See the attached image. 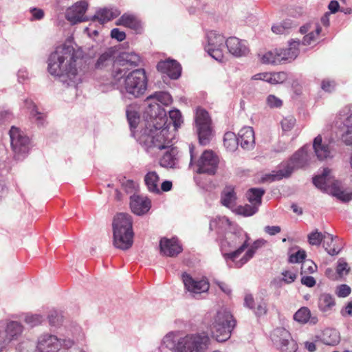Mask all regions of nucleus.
<instances>
[{
    "label": "nucleus",
    "instance_id": "1",
    "mask_svg": "<svg viewBox=\"0 0 352 352\" xmlns=\"http://www.w3.org/2000/svg\"><path fill=\"white\" fill-rule=\"evenodd\" d=\"M89 60L82 48L69 38L50 54L48 72L53 76L67 78L69 85L76 84L88 71Z\"/></svg>",
    "mask_w": 352,
    "mask_h": 352
},
{
    "label": "nucleus",
    "instance_id": "2",
    "mask_svg": "<svg viewBox=\"0 0 352 352\" xmlns=\"http://www.w3.org/2000/svg\"><path fill=\"white\" fill-rule=\"evenodd\" d=\"M147 107L144 114L147 120L146 127L141 131L140 144L151 154L162 150L171 144L173 134L169 131L166 124V113L156 101L145 100Z\"/></svg>",
    "mask_w": 352,
    "mask_h": 352
},
{
    "label": "nucleus",
    "instance_id": "3",
    "mask_svg": "<svg viewBox=\"0 0 352 352\" xmlns=\"http://www.w3.org/2000/svg\"><path fill=\"white\" fill-rule=\"evenodd\" d=\"M213 223L226 230L224 235L219 238L220 250L229 268H238L239 256L248 248L249 235L240 228H234L226 217H219L210 223Z\"/></svg>",
    "mask_w": 352,
    "mask_h": 352
},
{
    "label": "nucleus",
    "instance_id": "4",
    "mask_svg": "<svg viewBox=\"0 0 352 352\" xmlns=\"http://www.w3.org/2000/svg\"><path fill=\"white\" fill-rule=\"evenodd\" d=\"M113 243L118 249L126 250L133 245V221L129 214L120 212L113 219Z\"/></svg>",
    "mask_w": 352,
    "mask_h": 352
},
{
    "label": "nucleus",
    "instance_id": "5",
    "mask_svg": "<svg viewBox=\"0 0 352 352\" xmlns=\"http://www.w3.org/2000/svg\"><path fill=\"white\" fill-rule=\"evenodd\" d=\"M309 161L308 147L305 146L297 151L286 162L280 164L277 170L263 177L264 182L279 181L284 177H288L294 170L303 168Z\"/></svg>",
    "mask_w": 352,
    "mask_h": 352
},
{
    "label": "nucleus",
    "instance_id": "6",
    "mask_svg": "<svg viewBox=\"0 0 352 352\" xmlns=\"http://www.w3.org/2000/svg\"><path fill=\"white\" fill-rule=\"evenodd\" d=\"M111 83L116 86L122 94L138 98L146 90L147 77L144 69H137L126 74L119 83H116L111 78Z\"/></svg>",
    "mask_w": 352,
    "mask_h": 352
},
{
    "label": "nucleus",
    "instance_id": "7",
    "mask_svg": "<svg viewBox=\"0 0 352 352\" xmlns=\"http://www.w3.org/2000/svg\"><path fill=\"white\" fill-rule=\"evenodd\" d=\"M236 323V320L228 308H219L212 320L211 329L213 337L219 342L228 340L231 336Z\"/></svg>",
    "mask_w": 352,
    "mask_h": 352
},
{
    "label": "nucleus",
    "instance_id": "8",
    "mask_svg": "<svg viewBox=\"0 0 352 352\" xmlns=\"http://www.w3.org/2000/svg\"><path fill=\"white\" fill-rule=\"evenodd\" d=\"M331 170L324 168L321 175L313 178V183L320 190L331 195L338 199L346 202L352 200V192H346L341 190L340 182L331 175Z\"/></svg>",
    "mask_w": 352,
    "mask_h": 352
},
{
    "label": "nucleus",
    "instance_id": "9",
    "mask_svg": "<svg viewBox=\"0 0 352 352\" xmlns=\"http://www.w3.org/2000/svg\"><path fill=\"white\" fill-rule=\"evenodd\" d=\"M190 156V166H194L197 173L214 175L218 168L219 160L218 156L211 150H206L199 157L197 158L195 146H189Z\"/></svg>",
    "mask_w": 352,
    "mask_h": 352
},
{
    "label": "nucleus",
    "instance_id": "10",
    "mask_svg": "<svg viewBox=\"0 0 352 352\" xmlns=\"http://www.w3.org/2000/svg\"><path fill=\"white\" fill-rule=\"evenodd\" d=\"M210 338L205 333H190L179 338L177 352H206Z\"/></svg>",
    "mask_w": 352,
    "mask_h": 352
},
{
    "label": "nucleus",
    "instance_id": "11",
    "mask_svg": "<svg viewBox=\"0 0 352 352\" xmlns=\"http://www.w3.org/2000/svg\"><path fill=\"white\" fill-rule=\"evenodd\" d=\"M140 61V56L134 52H124L121 54L119 58L113 65L111 76L114 82L116 83L120 82V80L126 76L129 70L128 66L137 67Z\"/></svg>",
    "mask_w": 352,
    "mask_h": 352
},
{
    "label": "nucleus",
    "instance_id": "12",
    "mask_svg": "<svg viewBox=\"0 0 352 352\" xmlns=\"http://www.w3.org/2000/svg\"><path fill=\"white\" fill-rule=\"evenodd\" d=\"M195 121L200 144L207 145L212 137V120L208 111L204 109L198 108L196 110Z\"/></svg>",
    "mask_w": 352,
    "mask_h": 352
},
{
    "label": "nucleus",
    "instance_id": "13",
    "mask_svg": "<svg viewBox=\"0 0 352 352\" xmlns=\"http://www.w3.org/2000/svg\"><path fill=\"white\" fill-rule=\"evenodd\" d=\"M207 43L205 50L214 60L222 62L223 59V48L225 38L215 31H210L206 34Z\"/></svg>",
    "mask_w": 352,
    "mask_h": 352
},
{
    "label": "nucleus",
    "instance_id": "14",
    "mask_svg": "<svg viewBox=\"0 0 352 352\" xmlns=\"http://www.w3.org/2000/svg\"><path fill=\"white\" fill-rule=\"evenodd\" d=\"M272 340L281 352H296L298 349L296 342L285 328L280 327L274 329L272 334Z\"/></svg>",
    "mask_w": 352,
    "mask_h": 352
},
{
    "label": "nucleus",
    "instance_id": "15",
    "mask_svg": "<svg viewBox=\"0 0 352 352\" xmlns=\"http://www.w3.org/2000/svg\"><path fill=\"white\" fill-rule=\"evenodd\" d=\"M11 146L16 155L26 154L30 149V139L20 129L12 126L10 132Z\"/></svg>",
    "mask_w": 352,
    "mask_h": 352
},
{
    "label": "nucleus",
    "instance_id": "16",
    "mask_svg": "<svg viewBox=\"0 0 352 352\" xmlns=\"http://www.w3.org/2000/svg\"><path fill=\"white\" fill-rule=\"evenodd\" d=\"M182 279L185 289L193 296L196 297L201 293L206 292L209 289V283L205 279L193 278L189 274L184 272Z\"/></svg>",
    "mask_w": 352,
    "mask_h": 352
},
{
    "label": "nucleus",
    "instance_id": "17",
    "mask_svg": "<svg viewBox=\"0 0 352 352\" xmlns=\"http://www.w3.org/2000/svg\"><path fill=\"white\" fill-rule=\"evenodd\" d=\"M89 4L87 1L82 0L69 7L65 12V18L72 23L76 24L87 21L85 12Z\"/></svg>",
    "mask_w": 352,
    "mask_h": 352
},
{
    "label": "nucleus",
    "instance_id": "18",
    "mask_svg": "<svg viewBox=\"0 0 352 352\" xmlns=\"http://www.w3.org/2000/svg\"><path fill=\"white\" fill-rule=\"evenodd\" d=\"M85 336L82 328L77 324H72L67 330L66 337L63 339L65 349H71L85 340Z\"/></svg>",
    "mask_w": 352,
    "mask_h": 352
},
{
    "label": "nucleus",
    "instance_id": "19",
    "mask_svg": "<svg viewBox=\"0 0 352 352\" xmlns=\"http://www.w3.org/2000/svg\"><path fill=\"white\" fill-rule=\"evenodd\" d=\"M160 248L161 254L170 257H175L182 251V245L176 237L161 239Z\"/></svg>",
    "mask_w": 352,
    "mask_h": 352
},
{
    "label": "nucleus",
    "instance_id": "20",
    "mask_svg": "<svg viewBox=\"0 0 352 352\" xmlns=\"http://www.w3.org/2000/svg\"><path fill=\"white\" fill-rule=\"evenodd\" d=\"M130 207L134 214L143 215L151 209V201L147 197L133 195L130 197Z\"/></svg>",
    "mask_w": 352,
    "mask_h": 352
},
{
    "label": "nucleus",
    "instance_id": "21",
    "mask_svg": "<svg viewBox=\"0 0 352 352\" xmlns=\"http://www.w3.org/2000/svg\"><path fill=\"white\" fill-rule=\"evenodd\" d=\"M157 69L162 73L167 74L171 79H177L182 73V67L175 60L160 61L157 65Z\"/></svg>",
    "mask_w": 352,
    "mask_h": 352
},
{
    "label": "nucleus",
    "instance_id": "22",
    "mask_svg": "<svg viewBox=\"0 0 352 352\" xmlns=\"http://www.w3.org/2000/svg\"><path fill=\"white\" fill-rule=\"evenodd\" d=\"M226 45L229 52L236 57L244 56L248 53L246 42L236 37L233 36L228 38Z\"/></svg>",
    "mask_w": 352,
    "mask_h": 352
},
{
    "label": "nucleus",
    "instance_id": "23",
    "mask_svg": "<svg viewBox=\"0 0 352 352\" xmlns=\"http://www.w3.org/2000/svg\"><path fill=\"white\" fill-rule=\"evenodd\" d=\"M173 139L174 137L171 140V144L170 146L166 147V148H168V150L164 153L160 160V164L162 167L173 168L177 167L178 164V150L176 147L172 146ZM163 149H165V148Z\"/></svg>",
    "mask_w": 352,
    "mask_h": 352
},
{
    "label": "nucleus",
    "instance_id": "24",
    "mask_svg": "<svg viewBox=\"0 0 352 352\" xmlns=\"http://www.w3.org/2000/svg\"><path fill=\"white\" fill-rule=\"evenodd\" d=\"M313 148L316 155L320 160L331 158L333 156V149L329 144L322 142L320 135H318L315 138L313 143Z\"/></svg>",
    "mask_w": 352,
    "mask_h": 352
},
{
    "label": "nucleus",
    "instance_id": "25",
    "mask_svg": "<svg viewBox=\"0 0 352 352\" xmlns=\"http://www.w3.org/2000/svg\"><path fill=\"white\" fill-rule=\"evenodd\" d=\"M238 140L244 149H251L255 144L254 132L251 126L243 127L238 133Z\"/></svg>",
    "mask_w": 352,
    "mask_h": 352
},
{
    "label": "nucleus",
    "instance_id": "26",
    "mask_svg": "<svg viewBox=\"0 0 352 352\" xmlns=\"http://www.w3.org/2000/svg\"><path fill=\"white\" fill-rule=\"evenodd\" d=\"M336 299L329 293H322L318 298V307L326 316L330 315L335 309Z\"/></svg>",
    "mask_w": 352,
    "mask_h": 352
},
{
    "label": "nucleus",
    "instance_id": "27",
    "mask_svg": "<svg viewBox=\"0 0 352 352\" xmlns=\"http://www.w3.org/2000/svg\"><path fill=\"white\" fill-rule=\"evenodd\" d=\"M120 14V10L116 8H100L96 11L91 20L98 21L100 23H104L118 17Z\"/></svg>",
    "mask_w": 352,
    "mask_h": 352
},
{
    "label": "nucleus",
    "instance_id": "28",
    "mask_svg": "<svg viewBox=\"0 0 352 352\" xmlns=\"http://www.w3.org/2000/svg\"><path fill=\"white\" fill-rule=\"evenodd\" d=\"M300 40H292L289 43V47L287 49H279L282 63H289L294 60L299 54L298 46L300 45Z\"/></svg>",
    "mask_w": 352,
    "mask_h": 352
},
{
    "label": "nucleus",
    "instance_id": "29",
    "mask_svg": "<svg viewBox=\"0 0 352 352\" xmlns=\"http://www.w3.org/2000/svg\"><path fill=\"white\" fill-rule=\"evenodd\" d=\"M300 40H292L289 43V47L287 49H279L282 63H289L294 60L299 54L298 46L300 45Z\"/></svg>",
    "mask_w": 352,
    "mask_h": 352
},
{
    "label": "nucleus",
    "instance_id": "30",
    "mask_svg": "<svg viewBox=\"0 0 352 352\" xmlns=\"http://www.w3.org/2000/svg\"><path fill=\"white\" fill-rule=\"evenodd\" d=\"M236 199L234 188L231 186H226L221 194V204L234 211L236 207Z\"/></svg>",
    "mask_w": 352,
    "mask_h": 352
},
{
    "label": "nucleus",
    "instance_id": "31",
    "mask_svg": "<svg viewBox=\"0 0 352 352\" xmlns=\"http://www.w3.org/2000/svg\"><path fill=\"white\" fill-rule=\"evenodd\" d=\"M266 243V241L263 239L256 240L248 249L245 254L239 260L236 264L238 268L242 267L254 256L256 251L263 247Z\"/></svg>",
    "mask_w": 352,
    "mask_h": 352
},
{
    "label": "nucleus",
    "instance_id": "32",
    "mask_svg": "<svg viewBox=\"0 0 352 352\" xmlns=\"http://www.w3.org/2000/svg\"><path fill=\"white\" fill-rule=\"evenodd\" d=\"M23 331V326L16 321H10L8 323L6 329V336L3 340L8 344L12 340L17 339Z\"/></svg>",
    "mask_w": 352,
    "mask_h": 352
},
{
    "label": "nucleus",
    "instance_id": "33",
    "mask_svg": "<svg viewBox=\"0 0 352 352\" xmlns=\"http://www.w3.org/2000/svg\"><path fill=\"white\" fill-rule=\"evenodd\" d=\"M116 25L124 26L135 31L141 28L138 19L132 14L124 13L116 22Z\"/></svg>",
    "mask_w": 352,
    "mask_h": 352
},
{
    "label": "nucleus",
    "instance_id": "34",
    "mask_svg": "<svg viewBox=\"0 0 352 352\" xmlns=\"http://www.w3.org/2000/svg\"><path fill=\"white\" fill-rule=\"evenodd\" d=\"M114 51L112 50H108L102 53L97 59L94 64V69L97 70L104 69L107 67L111 66L113 61Z\"/></svg>",
    "mask_w": 352,
    "mask_h": 352
},
{
    "label": "nucleus",
    "instance_id": "35",
    "mask_svg": "<svg viewBox=\"0 0 352 352\" xmlns=\"http://www.w3.org/2000/svg\"><path fill=\"white\" fill-rule=\"evenodd\" d=\"M320 340L326 345H336L340 340V333L335 329H325L322 331Z\"/></svg>",
    "mask_w": 352,
    "mask_h": 352
},
{
    "label": "nucleus",
    "instance_id": "36",
    "mask_svg": "<svg viewBox=\"0 0 352 352\" xmlns=\"http://www.w3.org/2000/svg\"><path fill=\"white\" fill-rule=\"evenodd\" d=\"M126 115L133 135H135L134 129L140 122V114L135 105H129L126 109Z\"/></svg>",
    "mask_w": 352,
    "mask_h": 352
},
{
    "label": "nucleus",
    "instance_id": "37",
    "mask_svg": "<svg viewBox=\"0 0 352 352\" xmlns=\"http://www.w3.org/2000/svg\"><path fill=\"white\" fill-rule=\"evenodd\" d=\"M63 345V340L58 339L57 336L50 335L45 338V352H65Z\"/></svg>",
    "mask_w": 352,
    "mask_h": 352
},
{
    "label": "nucleus",
    "instance_id": "38",
    "mask_svg": "<svg viewBox=\"0 0 352 352\" xmlns=\"http://www.w3.org/2000/svg\"><path fill=\"white\" fill-rule=\"evenodd\" d=\"M337 237L334 238L332 234L324 232L322 239V245L327 252L331 256L337 255L341 250V248L336 246L335 240Z\"/></svg>",
    "mask_w": 352,
    "mask_h": 352
},
{
    "label": "nucleus",
    "instance_id": "39",
    "mask_svg": "<svg viewBox=\"0 0 352 352\" xmlns=\"http://www.w3.org/2000/svg\"><path fill=\"white\" fill-rule=\"evenodd\" d=\"M160 177L155 171H150L144 176V182L148 191L154 193L160 192L158 186Z\"/></svg>",
    "mask_w": 352,
    "mask_h": 352
},
{
    "label": "nucleus",
    "instance_id": "40",
    "mask_svg": "<svg viewBox=\"0 0 352 352\" xmlns=\"http://www.w3.org/2000/svg\"><path fill=\"white\" fill-rule=\"evenodd\" d=\"M178 331H170L162 339V344L174 352H177Z\"/></svg>",
    "mask_w": 352,
    "mask_h": 352
},
{
    "label": "nucleus",
    "instance_id": "41",
    "mask_svg": "<svg viewBox=\"0 0 352 352\" xmlns=\"http://www.w3.org/2000/svg\"><path fill=\"white\" fill-rule=\"evenodd\" d=\"M261 61L265 64L279 65L283 64L279 50L269 51L261 57Z\"/></svg>",
    "mask_w": 352,
    "mask_h": 352
},
{
    "label": "nucleus",
    "instance_id": "42",
    "mask_svg": "<svg viewBox=\"0 0 352 352\" xmlns=\"http://www.w3.org/2000/svg\"><path fill=\"white\" fill-rule=\"evenodd\" d=\"M265 193L263 188H250L246 193V197L249 202L258 207L261 204L262 197Z\"/></svg>",
    "mask_w": 352,
    "mask_h": 352
},
{
    "label": "nucleus",
    "instance_id": "43",
    "mask_svg": "<svg viewBox=\"0 0 352 352\" xmlns=\"http://www.w3.org/2000/svg\"><path fill=\"white\" fill-rule=\"evenodd\" d=\"M346 131L342 135V140L346 145L352 146V113L343 121Z\"/></svg>",
    "mask_w": 352,
    "mask_h": 352
},
{
    "label": "nucleus",
    "instance_id": "44",
    "mask_svg": "<svg viewBox=\"0 0 352 352\" xmlns=\"http://www.w3.org/2000/svg\"><path fill=\"white\" fill-rule=\"evenodd\" d=\"M27 108L30 109V118L32 122H34L38 125H43V117L41 112L38 111L37 107L35 104L31 100H25Z\"/></svg>",
    "mask_w": 352,
    "mask_h": 352
},
{
    "label": "nucleus",
    "instance_id": "45",
    "mask_svg": "<svg viewBox=\"0 0 352 352\" xmlns=\"http://www.w3.org/2000/svg\"><path fill=\"white\" fill-rule=\"evenodd\" d=\"M47 320L52 327L57 328L60 327L63 322L62 312L56 309L49 311Z\"/></svg>",
    "mask_w": 352,
    "mask_h": 352
},
{
    "label": "nucleus",
    "instance_id": "46",
    "mask_svg": "<svg viewBox=\"0 0 352 352\" xmlns=\"http://www.w3.org/2000/svg\"><path fill=\"white\" fill-rule=\"evenodd\" d=\"M223 144L230 151H234L239 144L238 137L233 132H226L223 137Z\"/></svg>",
    "mask_w": 352,
    "mask_h": 352
},
{
    "label": "nucleus",
    "instance_id": "47",
    "mask_svg": "<svg viewBox=\"0 0 352 352\" xmlns=\"http://www.w3.org/2000/svg\"><path fill=\"white\" fill-rule=\"evenodd\" d=\"M150 100L156 101L157 103L159 102L162 104L167 106L171 103L172 98L168 93L164 91H160L155 92L153 94H151L149 96H148L147 101L148 102Z\"/></svg>",
    "mask_w": 352,
    "mask_h": 352
},
{
    "label": "nucleus",
    "instance_id": "48",
    "mask_svg": "<svg viewBox=\"0 0 352 352\" xmlns=\"http://www.w3.org/2000/svg\"><path fill=\"white\" fill-rule=\"evenodd\" d=\"M258 210V207H257V206L251 204L236 206L234 212L244 217H250L256 213Z\"/></svg>",
    "mask_w": 352,
    "mask_h": 352
},
{
    "label": "nucleus",
    "instance_id": "49",
    "mask_svg": "<svg viewBox=\"0 0 352 352\" xmlns=\"http://www.w3.org/2000/svg\"><path fill=\"white\" fill-rule=\"evenodd\" d=\"M311 317V311L307 307H302L294 315V319L300 323H307Z\"/></svg>",
    "mask_w": 352,
    "mask_h": 352
},
{
    "label": "nucleus",
    "instance_id": "50",
    "mask_svg": "<svg viewBox=\"0 0 352 352\" xmlns=\"http://www.w3.org/2000/svg\"><path fill=\"white\" fill-rule=\"evenodd\" d=\"M321 32V28L319 25L316 24L315 30L306 34L302 40V44L304 45H309L315 41Z\"/></svg>",
    "mask_w": 352,
    "mask_h": 352
},
{
    "label": "nucleus",
    "instance_id": "51",
    "mask_svg": "<svg viewBox=\"0 0 352 352\" xmlns=\"http://www.w3.org/2000/svg\"><path fill=\"white\" fill-rule=\"evenodd\" d=\"M268 75L267 82L272 85L283 83L287 78V74L284 72L268 73Z\"/></svg>",
    "mask_w": 352,
    "mask_h": 352
},
{
    "label": "nucleus",
    "instance_id": "52",
    "mask_svg": "<svg viewBox=\"0 0 352 352\" xmlns=\"http://www.w3.org/2000/svg\"><path fill=\"white\" fill-rule=\"evenodd\" d=\"M324 234L317 230L308 234V241L311 245H320L322 241Z\"/></svg>",
    "mask_w": 352,
    "mask_h": 352
},
{
    "label": "nucleus",
    "instance_id": "53",
    "mask_svg": "<svg viewBox=\"0 0 352 352\" xmlns=\"http://www.w3.org/2000/svg\"><path fill=\"white\" fill-rule=\"evenodd\" d=\"M169 117L173 122L175 129H177L183 122L181 112L177 109L170 110L169 111Z\"/></svg>",
    "mask_w": 352,
    "mask_h": 352
},
{
    "label": "nucleus",
    "instance_id": "54",
    "mask_svg": "<svg viewBox=\"0 0 352 352\" xmlns=\"http://www.w3.org/2000/svg\"><path fill=\"white\" fill-rule=\"evenodd\" d=\"M306 256V252L302 249H298L296 252L289 255V261L292 263H300L305 259Z\"/></svg>",
    "mask_w": 352,
    "mask_h": 352
},
{
    "label": "nucleus",
    "instance_id": "55",
    "mask_svg": "<svg viewBox=\"0 0 352 352\" xmlns=\"http://www.w3.org/2000/svg\"><path fill=\"white\" fill-rule=\"evenodd\" d=\"M349 271L348 264L344 261L343 258H340L338 261V265L336 268V274L339 277H342L344 275H346Z\"/></svg>",
    "mask_w": 352,
    "mask_h": 352
},
{
    "label": "nucleus",
    "instance_id": "56",
    "mask_svg": "<svg viewBox=\"0 0 352 352\" xmlns=\"http://www.w3.org/2000/svg\"><path fill=\"white\" fill-rule=\"evenodd\" d=\"M351 289L349 285H347L346 284H342V285H338L336 287V294L340 298H345V297H347L348 296H349V294H351Z\"/></svg>",
    "mask_w": 352,
    "mask_h": 352
},
{
    "label": "nucleus",
    "instance_id": "57",
    "mask_svg": "<svg viewBox=\"0 0 352 352\" xmlns=\"http://www.w3.org/2000/svg\"><path fill=\"white\" fill-rule=\"evenodd\" d=\"M43 317L41 315H26L25 318V321L27 324H30L31 327H34L38 324L42 322Z\"/></svg>",
    "mask_w": 352,
    "mask_h": 352
},
{
    "label": "nucleus",
    "instance_id": "58",
    "mask_svg": "<svg viewBox=\"0 0 352 352\" xmlns=\"http://www.w3.org/2000/svg\"><path fill=\"white\" fill-rule=\"evenodd\" d=\"M296 119L290 116L283 118L281 121V126L283 131H290L294 126Z\"/></svg>",
    "mask_w": 352,
    "mask_h": 352
},
{
    "label": "nucleus",
    "instance_id": "59",
    "mask_svg": "<svg viewBox=\"0 0 352 352\" xmlns=\"http://www.w3.org/2000/svg\"><path fill=\"white\" fill-rule=\"evenodd\" d=\"M266 102L270 108H279L283 104L282 100L274 95H269L266 99Z\"/></svg>",
    "mask_w": 352,
    "mask_h": 352
},
{
    "label": "nucleus",
    "instance_id": "60",
    "mask_svg": "<svg viewBox=\"0 0 352 352\" xmlns=\"http://www.w3.org/2000/svg\"><path fill=\"white\" fill-rule=\"evenodd\" d=\"M290 26L289 23H279L274 25L272 27V30L274 33L277 34H287L289 29Z\"/></svg>",
    "mask_w": 352,
    "mask_h": 352
},
{
    "label": "nucleus",
    "instance_id": "61",
    "mask_svg": "<svg viewBox=\"0 0 352 352\" xmlns=\"http://www.w3.org/2000/svg\"><path fill=\"white\" fill-rule=\"evenodd\" d=\"M336 87V83L334 80L329 79H324L321 82V89L326 92H332Z\"/></svg>",
    "mask_w": 352,
    "mask_h": 352
},
{
    "label": "nucleus",
    "instance_id": "62",
    "mask_svg": "<svg viewBox=\"0 0 352 352\" xmlns=\"http://www.w3.org/2000/svg\"><path fill=\"white\" fill-rule=\"evenodd\" d=\"M283 275V281H284L287 284H290L295 281L297 278V274L294 272L285 270L282 272Z\"/></svg>",
    "mask_w": 352,
    "mask_h": 352
},
{
    "label": "nucleus",
    "instance_id": "63",
    "mask_svg": "<svg viewBox=\"0 0 352 352\" xmlns=\"http://www.w3.org/2000/svg\"><path fill=\"white\" fill-rule=\"evenodd\" d=\"M111 36L118 41H122L126 38V34L123 31H120L118 28H113L111 31Z\"/></svg>",
    "mask_w": 352,
    "mask_h": 352
},
{
    "label": "nucleus",
    "instance_id": "64",
    "mask_svg": "<svg viewBox=\"0 0 352 352\" xmlns=\"http://www.w3.org/2000/svg\"><path fill=\"white\" fill-rule=\"evenodd\" d=\"M264 231L270 236H274L280 232L281 228L278 226H267L264 228Z\"/></svg>",
    "mask_w": 352,
    "mask_h": 352
}]
</instances>
